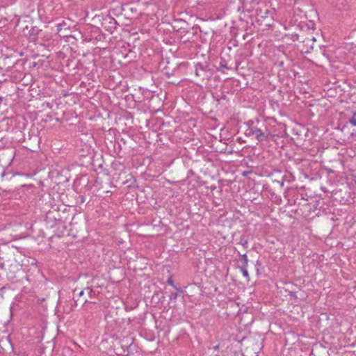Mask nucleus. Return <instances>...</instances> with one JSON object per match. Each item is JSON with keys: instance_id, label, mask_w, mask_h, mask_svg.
<instances>
[{"instance_id": "nucleus-1", "label": "nucleus", "mask_w": 356, "mask_h": 356, "mask_svg": "<svg viewBox=\"0 0 356 356\" xmlns=\"http://www.w3.org/2000/svg\"><path fill=\"white\" fill-rule=\"evenodd\" d=\"M242 258H243V266H241L240 267V270L242 273L243 275L245 278L248 279L249 278V274H248V270H247L248 259H247L246 254H243Z\"/></svg>"}, {"instance_id": "nucleus-2", "label": "nucleus", "mask_w": 356, "mask_h": 356, "mask_svg": "<svg viewBox=\"0 0 356 356\" xmlns=\"http://www.w3.org/2000/svg\"><path fill=\"white\" fill-rule=\"evenodd\" d=\"M350 123L356 127V113H354L353 117L350 119Z\"/></svg>"}, {"instance_id": "nucleus-3", "label": "nucleus", "mask_w": 356, "mask_h": 356, "mask_svg": "<svg viewBox=\"0 0 356 356\" xmlns=\"http://www.w3.org/2000/svg\"><path fill=\"white\" fill-rule=\"evenodd\" d=\"M167 283L169 284V285H171L173 288H175L177 291H178V289L177 288V286L175 285L174 284V282L172 280V278H169L168 280H167Z\"/></svg>"}, {"instance_id": "nucleus-4", "label": "nucleus", "mask_w": 356, "mask_h": 356, "mask_svg": "<svg viewBox=\"0 0 356 356\" xmlns=\"http://www.w3.org/2000/svg\"><path fill=\"white\" fill-rule=\"evenodd\" d=\"M177 296H178V293H177V292L172 293L171 294V296H170V299H171V300H172V299H173V300H176V299H177Z\"/></svg>"}, {"instance_id": "nucleus-5", "label": "nucleus", "mask_w": 356, "mask_h": 356, "mask_svg": "<svg viewBox=\"0 0 356 356\" xmlns=\"http://www.w3.org/2000/svg\"><path fill=\"white\" fill-rule=\"evenodd\" d=\"M241 243L243 246H245V245L248 243V241H247L246 240H245V239H243V238H242V239L241 240Z\"/></svg>"}, {"instance_id": "nucleus-6", "label": "nucleus", "mask_w": 356, "mask_h": 356, "mask_svg": "<svg viewBox=\"0 0 356 356\" xmlns=\"http://www.w3.org/2000/svg\"><path fill=\"white\" fill-rule=\"evenodd\" d=\"M83 293H84V291H81L79 292V296H83Z\"/></svg>"}]
</instances>
